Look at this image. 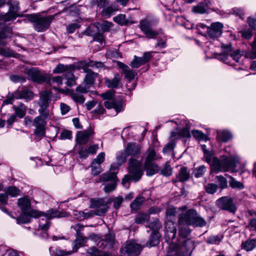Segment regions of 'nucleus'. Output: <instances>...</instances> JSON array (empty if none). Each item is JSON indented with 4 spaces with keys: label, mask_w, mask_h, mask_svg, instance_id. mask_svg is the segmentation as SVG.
I'll use <instances>...</instances> for the list:
<instances>
[{
    "label": "nucleus",
    "mask_w": 256,
    "mask_h": 256,
    "mask_svg": "<svg viewBox=\"0 0 256 256\" xmlns=\"http://www.w3.org/2000/svg\"><path fill=\"white\" fill-rule=\"evenodd\" d=\"M201 146L204 154V160L210 164L212 171L218 173L228 172L232 169V172H235L234 168L240 160L238 156L222 155L220 160L214 156L212 151L207 150L206 145L203 144Z\"/></svg>",
    "instance_id": "f257e3e1"
},
{
    "label": "nucleus",
    "mask_w": 256,
    "mask_h": 256,
    "mask_svg": "<svg viewBox=\"0 0 256 256\" xmlns=\"http://www.w3.org/2000/svg\"><path fill=\"white\" fill-rule=\"evenodd\" d=\"M251 46V51L244 52L240 50H233L230 44L222 45V52L216 54L215 57L220 61L231 66L234 64V62H238L244 55L246 58H256V40L252 44Z\"/></svg>",
    "instance_id": "f03ea898"
},
{
    "label": "nucleus",
    "mask_w": 256,
    "mask_h": 256,
    "mask_svg": "<svg viewBox=\"0 0 256 256\" xmlns=\"http://www.w3.org/2000/svg\"><path fill=\"white\" fill-rule=\"evenodd\" d=\"M39 216H44L39 222V227L44 230H46L50 227L49 220L54 218H60L63 216L60 212L51 210L46 213H44L38 210H30L26 212H22L20 217L16 218L17 223L18 224L28 223L30 221L31 218H36Z\"/></svg>",
    "instance_id": "7ed1b4c3"
},
{
    "label": "nucleus",
    "mask_w": 256,
    "mask_h": 256,
    "mask_svg": "<svg viewBox=\"0 0 256 256\" xmlns=\"http://www.w3.org/2000/svg\"><path fill=\"white\" fill-rule=\"evenodd\" d=\"M128 171L130 175H126L122 182L126 188H129L130 180L136 182L140 179L143 174L142 163L136 159L130 158L128 162Z\"/></svg>",
    "instance_id": "20e7f679"
},
{
    "label": "nucleus",
    "mask_w": 256,
    "mask_h": 256,
    "mask_svg": "<svg viewBox=\"0 0 256 256\" xmlns=\"http://www.w3.org/2000/svg\"><path fill=\"white\" fill-rule=\"evenodd\" d=\"M90 207L95 208V210L88 212L75 211L74 212L75 218L80 220H82L92 217L94 215L101 216L106 211V206L104 204V202L101 200H92Z\"/></svg>",
    "instance_id": "39448f33"
},
{
    "label": "nucleus",
    "mask_w": 256,
    "mask_h": 256,
    "mask_svg": "<svg viewBox=\"0 0 256 256\" xmlns=\"http://www.w3.org/2000/svg\"><path fill=\"white\" fill-rule=\"evenodd\" d=\"M179 223L180 224L200 227H203L206 224L205 220L193 209H190L185 213L180 214L179 218Z\"/></svg>",
    "instance_id": "423d86ee"
},
{
    "label": "nucleus",
    "mask_w": 256,
    "mask_h": 256,
    "mask_svg": "<svg viewBox=\"0 0 256 256\" xmlns=\"http://www.w3.org/2000/svg\"><path fill=\"white\" fill-rule=\"evenodd\" d=\"M223 24L220 22H213L210 26L200 23L198 25V29L200 33H206L212 38H216L221 36L222 32Z\"/></svg>",
    "instance_id": "0eeeda50"
},
{
    "label": "nucleus",
    "mask_w": 256,
    "mask_h": 256,
    "mask_svg": "<svg viewBox=\"0 0 256 256\" xmlns=\"http://www.w3.org/2000/svg\"><path fill=\"white\" fill-rule=\"evenodd\" d=\"M192 247V244L190 240L186 241L184 246L179 247L173 243H170L166 256H190Z\"/></svg>",
    "instance_id": "6e6552de"
},
{
    "label": "nucleus",
    "mask_w": 256,
    "mask_h": 256,
    "mask_svg": "<svg viewBox=\"0 0 256 256\" xmlns=\"http://www.w3.org/2000/svg\"><path fill=\"white\" fill-rule=\"evenodd\" d=\"M40 116L36 117L33 121V125L35 127L34 133L36 136L42 137L45 134L46 126V120L50 118V115L48 113V116L44 117L42 113H39Z\"/></svg>",
    "instance_id": "1a4fd4ad"
},
{
    "label": "nucleus",
    "mask_w": 256,
    "mask_h": 256,
    "mask_svg": "<svg viewBox=\"0 0 256 256\" xmlns=\"http://www.w3.org/2000/svg\"><path fill=\"white\" fill-rule=\"evenodd\" d=\"M32 18V20L34 22L36 30L38 32H43L48 28L50 23L54 18V16L42 17L34 15Z\"/></svg>",
    "instance_id": "9d476101"
},
{
    "label": "nucleus",
    "mask_w": 256,
    "mask_h": 256,
    "mask_svg": "<svg viewBox=\"0 0 256 256\" xmlns=\"http://www.w3.org/2000/svg\"><path fill=\"white\" fill-rule=\"evenodd\" d=\"M141 250V246L132 240L126 242V245L121 248L120 252L126 256H138Z\"/></svg>",
    "instance_id": "9b49d317"
},
{
    "label": "nucleus",
    "mask_w": 256,
    "mask_h": 256,
    "mask_svg": "<svg viewBox=\"0 0 256 256\" xmlns=\"http://www.w3.org/2000/svg\"><path fill=\"white\" fill-rule=\"evenodd\" d=\"M26 73L30 80L38 83L47 82L48 79V74L36 68L26 69Z\"/></svg>",
    "instance_id": "f8f14e48"
},
{
    "label": "nucleus",
    "mask_w": 256,
    "mask_h": 256,
    "mask_svg": "<svg viewBox=\"0 0 256 256\" xmlns=\"http://www.w3.org/2000/svg\"><path fill=\"white\" fill-rule=\"evenodd\" d=\"M52 96V92L48 91H44L41 93L38 104L40 108L38 110V112L42 113L46 118L48 116V112L47 108L48 106L49 102Z\"/></svg>",
    "instance_id": "ddd939ff"
},
{
    "label": "nucleus",
    "mask_w": 256,
    "mask_h": 256,
    "mask_svg": "<svg viewBox=\"0 0 256 256\" xmlns=\"http://www.w3.org/2000/svg\"><path fill=\"white\" fill-rule=\"evenodd\" d=\"M140 28L146 36L149 38H154L162 32V30H154L152 28V22L147 20H144L140 22Z\"/></svg>",
    "instance_id": "4468645a"
},
{
    "label": "nucleus",
    "mask_w": 256,
    "mask_h": 256,
    "mask_svg": "<svg viewBox=\"0 0 256 256\" xmlns=\"http://www.w3.org/2000/svg\"><path fill=\"white\" fill-rule=\"evenodd\" d=\"M100 180L103 182L110 180V182L108 183L104 187V190L106 193L110 192L116 189L118 178L114 172L106 173L102 175Z\"/></svg>",
    "instance_id": "2eb2a0df"
},
{
    "label": "nucleus",
    "mask_w": 256,
    "mask_h": 256,
    "mask_svg": "<svg viewBox=\"0 0 256 256\" xmlns=\"http://www.w3.org/2000/svg\"><path fill=\"white\" fill-rule=\"evenodd\" d=\"M216 204L221 209L228 210L231 212L234 213L236 210V206L230 198H221L216 201Z\"/></svg>",
    "instance_id": "dca6fc26"
},
{
    "label": "nucleus",
    "mask_w": 256,
    "mask_h": 256,
    "mask_svg": "<svg viewBox=\"0 0 256 256\" xmlns=\"http://www.w3.org/2000/svg\"><path fill=\"white\" fill-rule=\"evenodd\" d=\"M94 134V131L92 128L83 131H79L76 135V140L80 144H84L87 143L90 137Z\"/></svg>",
    "instance_id": "f3484780"
},
{
    "label": "nucleus",
    "mask_w": 256,
    "mask_h": 256,
    "mask_svg": "<svg viewBox=\"0 0 256 256\" xmlns=\"http://www.w3.org/2000/svg\"><path fill=\"white\" fill-rule=\"evenodd\" d=\"M125 152L127 156L136 157L140 153L141 146L136 143H128L125 148Z\"/></svg>",
    "instance_id": "a211bd4d"
},
{
    "label": "nucleus",
    "mask_w": 256,
    "mask_h": 256,
    "mask_svg": "<svg viewBox=\"0 0 256 256\" xmlns=\"http://www.w3.org/2000/svg\"><path fill=\"white\" fill-rule=\"evenodd\" d=\"M14 96L16 99L24 98L26 100H30L33 98L34 94L31 90L27 88H23L14 92Z\"/></svg>",
    "instance_id": "6ab92c4d"
},
{
    "label": "nucleus",
    "mask_w": 256,
    "mask_h": 256,
    "mask_svg": "<svg viewBox=\"0 0 256 256\" xmlns=\"http://www.w3.org/2000/svg\"><path fill=\"white\" fill-rule=\"evenodd\" d=\"M118 66L122 70V73L124 74L125 78L128 81L132 80L136 76V72L130 69L128 66L124 64L119 62Z\"/></svg>",
    "instance_id": "aec40b11"
},
{
    "label": "nucleus",
    "mask_w": 256,
    "mask_h": 256,
    "mask_svg": "<svg viewBox=\"0 0 256 256\" xmlns=\"http://www.w3.org/2000/svg\"><path fill=\"white\" fill-rule=\"evenodd\" d=\"M104 105L108 109L114 108L116 114L122 111L124 108L123 102L121 100L110 102L108 100L104 102Z\"/></svg>",
    "instance_id": "412c9836"
},
{
    "label": "nucleus",
    "mask_w": 256,
    "mask_h": 256,
    "mask_svg": "<svg viewBox=\"0 0 256 256\" xmlns=\"http://www.w3.org/2000/svg\"><path fill=\"white\" fill-rule=\"evenodd\" d=\"M121 76L118 74H116L112 80L108 78H104L106 85L109 88H116L118 87L121 80Z\"/></svg>",
    "instance_id": "4be33fe9"
},
{
    "label": "nucleus",
    "mask_w": 256,
    "mask_h": 256,
    "mask_svg": "<svg viewBox=\"0 0 256 256\" xmlns=\"http://www.w3.org/2000/svg\"><path fill=\"white\" fill-rule=\"evenodd\" d=\"M18 204L22 212L32 210L30 208V200L28 197L19 198L18 200Z\"/></svg>",
    "instance_id": "5701e85b"
},
{
    "label": "nucleus",
    "mask_w": 256,
    "mask_h": 256,
    "mask_svg": "<svg viewBox=\"0 0 256 256\" xmlns=\"http://www.w3.org/2000/svg\"><path fill=\"white\" fill-rule=\"evenodd\" d=\"M128 156H127L125 152V150L118 152L116 155V162L118 166L115 164H112L111 166L110 169L115 170L117 168L118 166H122L125 163Z\"/></svg>",
    "instance_id": "b1692460"
},
{
    "label": "nucleus",
    "mask_w": 256,
    "mask_h": 256,
    "mask_svg": "<svg viewBox=\"0 0 256 256\" xmlns=\"http://www.w3.org/2000/svg\"><path fill=\"white\" fill-rule=\"evenodd\" d=\"M232 135L228 130H219L217 131V138L219 141L227 142L232 139Z\"/></svg>",
    "instance_id": "393cba45"
},
{
    "label": "nucleus",
    "mask_w": 256,
    "mask_h": 256,
    "mask_svg": "<svg viewBox=\"0 0 256 256\" xmlns=\"http://www.w3.org/2000/svg\"><path fill=\"white\" fill-rule=\"evenodd\" d=\"M190 230L189 228H183L182 227L180 228V232H179V234H180V236L181 237V242H182V244H175L174 243V244H176V246H178V247L179 246H185V242L186 241V240H190L192 242V249H193V248H194V244L192 242L189 240V239H188V240H185L184 238H185L190 233ZM174 244V242H172Z\"/></svg>",
    "instance_id": "a878e982"
},
{
    "label": "nucleus",
    "mask_w": 256,
    "mask_h": 256,
    "mask_svg": "<svg viewBox=\"0 0 256 256\" xmlns=\"http://www.w3.org/2000/svg\"><path fill=\"white\" fill-rule=\"evenodd\" d=\"M144 168L146 170V175L152 176L157 173L159 170L158 166L155 163H144Z\"/></svg>",
    "instance_id": "bb28decb"
},
{
    "label": "nucleus",
    "mask_w": 256,
    "mask_h": 256,
    "mask_svg": "<svg viewBox=\"0 0 256 256\" xmlns=\"http://www.w3.org/2000/svg\"><path fill=\"white\" fill-rule=\"evenodd\" d=\"M210 8L204 2H200L192 7V12L196 14H204L208 12Z\"/></svg>",
    "instance_id": "cd10ccee"
},
{
    "label": "nucleus",
    "mask_w": 256,
    "mask_h": 256,
    "mask_svg": "<svg viewBox=\"0 0 256 256\" xmlns=\"http://www.w3.org/2000/svg\"><path fill=\"white\" fill-rule=\"evenodd\" d=\"M190 177V170L186 167L183 166L180 168L177 176L178 180L182 182L188 180Z\"/></svg>",
    "instance_id": "c85d7f7f"
},
{
    "label": "nucleus",
    "mask_w": 256,
    "mask_h": 256,
    "mask_svg": "<svg viewBox=\"0 0 256 256\" xmlns=\"http://www.w3.org/2000/svg\"><path fill=\"white\" fill-rule=\"evenodd\" d=\"M97 73L94 72L90 70L86 71V74L84 79V82L85 84H88V86H90L92 85H93L94 81L96 78L97 77Z\"/></svg>",
    "instance_id": "c756f323"
},
{
    "label": "nucleus",
    "mask_w": 256,
    "mask_h": 256,
    "mask_svg": "<svg viewBox=\"0 0 256 256\" xmlns=\"http://www.w3.org/2000/svg\"><path fill=\"white\" fill-rule=\"evenodd\" d=\"M160 157L156 154L155 151L152 149H148L146 152V160L144 163H153L152 161Z\"/></svg>",
    "instance_id": "7c9ffc66"
},
{
    "label": "nucleus",
    "mask_w": 256,
    "mask_h": 256,
    "mask_svg": "<svg viewBox=\"0 0 256 256\" xmlns=\"http://www.w3.org/2000/svg\"><path fill=\"white\" fill-rule=\"evenodd\" d=\"M13 108L15 110V115L18 118H22L26 114V108L24 104L20 103L18 106H14Z\"/></svg>",
    "instance_id": "2f4dec72"
},
{
    "label": "nucleus",
    "mask_w": 256,
    "mask_h": 256,
    "mask_svg": "<svg viewBox=\"0 0 256 256\" xmlns=\"http://www.w3.org/2000/svg\"><path fill=\"white\" fill-rule=\"evenodd\" d=\"M160 242V235L158 232H152L150 235V240L147 244L148 246H154L158 244Z\"/></svg>",
    "instance_id": "473e14b6"
},
{
    "label": "nucleus",
    "mask_w": 256,
    "mask_h": 256,
    "mask_svg": "<svg viewBox=\"0 0 256 256\" xmlns=\"http://www.w3.org/2000/svg\"><path fill=\"white\" fill-rule=\"evenodd\" d=\"M165 226L166 232L171 234L170 237L172 238H174L176 232V228L174 224L172 222H168L166 223Z\"/></svg>",
    "instance_id": "72a5a7b5"
},
{
    "label": "nucleus",
    "mask_w": 256,
    "mask_h": 256,
    "mask_svg": "<svg viewBox=\"0 0 256 256\" xmlns=\"http://www.w3.org/2000/svg\"><path fill=\"white\" fill-rule=\"evenodd\" d=\"M256 246V240H248L242 244V249L246 251L252 250Z\"/></svg>",
    "instance_id": "f704fd0d"
},
{
    "label": "nucleus",
    "mask_w": 256,
    "mask_h": 256,
    "mask_svg": "<svg viewBox=\"0 0 256 256\" xmlns=\"http://www.w3.org/2000/svg\"><path fill=\"white\" fill-rule=\"evenodd\" d=\"M114 22L116 23H118L121 25H126L130 24H132L134 22H130L126 18V16L124 14H119L116 16H115L113 18Z\"/></svg>",
    "instance_id": "c9c22d12"
},
{
    "label": "nucleus",
    "mask_w": 256,
    "mask_h": 256,
    "mask_svg": "<svg viewBox=\"0 0 256 256\" xmlns=\"http://www.w3.org/2000/svg\"><path fill=\"white\" fill-rule=\"evenodd\" d=\"M64 78L66 79V84L69 86H72L76 84V78L74 74L71 72H68L64 75Z\"/></svg>",
    "instance_id": "e433bc0d"
},
{
    "label": "nucleus",
    "mask_w": 256,
    "mask_h": 256,
    "mask_svg": "<svg viewBox=\"0 0 256 256\" xmlns=\"http://www.w3.org/2000/svg\"><path fill=\"white\" fill-rule=\"evenodd\" d=\"M226 176H228V174H226ZM228 177L230 179V181L229 182L230 185L232 188L238 190H242L244 188V185L242 183L237 181L236 179L231 176H228Z\"/></svg>",
    "instance_id": "4c0bfd02"
},
{
    "label": "nucleus",
    "mask_w": 256,
    "mask_h": 256,
    "mask_svg": "<svg viewBox=\"0 0 256 256\" xmlns=\"http://www.w3.org/2000/svg\"><path fill=\"white\" fill-rule=\"evenodd\" d=\"M5 191L8 194V196L16 197L20 194V190L16 186H9Z\"/></svg>",
    "instance_id": "58836bf2"
},
{
    "label": "nucleus",
    "mask_w": 256,
    "mask_h": 256,
    "mask_svg": "<svg viewBox=\"0 0 256 256\" xmlns=\"http://www.w3.org/2000/svg\"><path fill=\"white\" fill-rule=\"evenodd\" d=\"M144 201V198L143 197H138L136 198L130 204V208L132 210H137L140 209Z\"/></svg>",
    "instance_id": "ea45409f"
},
{
    "label": "nucleus",
    "mask_w": 256,
    "mask_h": 256,
    "mask_svg": "<svg viewBox=\"0 0 256 256\" xmlns=\"http://www.w3.org/2000/svg\"><path fill=\"white\" fill-rule=\"evenodd\" d=\"M118 8L115 6H108L102 10V16L106 18H109L112 14H114V13L118 10Z\"/></svg>",
    "instance_id": "a19ab883"
},
{
    "label": "nucleus",
    "mask_w": 256,
    "mask_h": 256,
    "mask_svg": "<svg viewBox=\"0 0 256 256\" xmlns=\"http://www.w3.org/2000/svg\"><path fill=\"white\" fill-rule=\"evenodd\" d=\"M145 64L141 57L134 56V60L130 62V66L132 68H138Z\"/></svg>",
    "instance_id": "79ce46f5"
},
{
    "label": "nucleus",
    "mask_w": 256,
    "mask_h": 256,
    "mask_svg": "<svg viewBox=\"0 0 256 256\" xmlns=\"http://www.w3.org/2000/svg\"><path fill=\"white\" fill-rule=\"evenodd\" d=\"M64 76H56L55 77H53L52 78H50V76H48V80L47 82H46L49 83L50 85H52L53 84H56L58 86H60L62 84V79L64 78Z\"/></svg>",
    "instance_id": "37998d69"
},
{
    "label": "nucleus",
    "mask_w": 256,
    "mask_h": 256,
    "mask_svg": "<svg viewBox=\"0 0 256 256\" xmlns=\"http://www.w3.org/2000/svg\"><path fill=\"white\" fill-rule=\"evenodd\" d=\"M206 171V167L204 165L200 166L195 169L194 172V176L197 178L202 177L204 175Z\"/></svg>",
    "instance_id": "c03bdc74"
},
{
    "label": "nucleus",
    "mask_w": 256,
    "mask_h": 256,
    "mask_svg": "<svg viewBox=\"0 0 256 256\" xmlns=\"http://www.w3.org/2000/svg\"><path fill=\"white\" fill-rule=\"evenodd\" d=\"M149 220V216L146 214H138L135 219V222L137 224H142Z\"/></svg>",
    "instance_id": "a18cd8bd"
},
{
    "label": "nucleus",
    "mask_w": 256,
    "mask_h": 256,
    "mask_svg": "<svg viewBox=\"0 0 256 256\" xmlns=\"http://www.w3.org/2000/svg\"><path fill=\"white\" fill-rule=\"evenodd\" d=\"M216 182L219 185L220 187L222 188H227V180L226 179L222 176H216Z\"/></svg>",
    "instance_id": "49530a36"
},
{
    "label": "nucleus",
    "mask_w": 256,
    "mask_h": 256,
    "mask_svg": "<svg viewBox=\"0 0 256 256\" xmlns=\"http://www.w3.org/2000/svg\"><path fill=\"white\" fill-rule=\"evenodd\" d=\"M69 69V66L67 65L63 64H58L53 70L54 74H60L68 70Z\"/></svg>",
    "instance_id": "de8ad7c7"
},
{
    "label": "nucleus",
    "mask_w": 256,
    "mask_h": 256,
    "mask_svg": "<svg viewBox=\"0 0 256 256\" xmlns=\"http://www.w3.org/2000/svg\"><path fill=\"white\" fill-rule=\"evenodd\" d=\"M172 166L169 164L166 163L164 165L162 170H161L160 173L162 174L164 176H170V175H172Z\"/></svg>",
    "instance_id": "09e8293b"
},
{
    "label": "nucleus",
    "mask_w": 256,
    "mask_h": 256,
    "mask_svg": "<svg viewBox=\"0 0 256 256\" xmlns=\"http://www.w3.org/2000/svg\"><path fill=\"white\" fill-rule=\"evenodd\" d=\"M92 174L94 176L98 175L102 172V166L92 162L91 164Z\"/></svg>",
    "instance_id": "8fccbe9b"
},
{
    "label": "nucleus",
    "mask_w": 256,
    "mask_h": 256,
    "mask_svg": "<svg viewBox=\"0 0 256 256\" xmlns=\"http://www.w3.org/2000/svg\"><path fill=\"white\" fill-rule=\"evenodd\" d=\"M86 242V238H78L76 240L73 242L74 250L76 251L78 248L82 246L83 244Z\"/></svg>",
    "instance_id": "3c124183"
},
{
    "label": "nucleus",
    "mask_w": 256,
    "mask_h": 256,
    "mask_svg": "<svg viewBox=\"0 0 256 256\" xmlns=\"http://www.w3.org/2000/svg\"><path fill=\"white\" fill-rule=\"evenodd\" d=\"M193 136L198 140H202L205 138L204 134L199 130H193L192 131Z\"/></svg>",
    "instance_id": "603ef678"
},
{
    "label": "nucleus",
    "mask_w": 256,
    "mask_h": 256,
    "mask_svg": "<svg viewBox=\"0 0 256 256\" xmlns=\"http://www.w3.org/2000/svg\"><path fill=\"white\" fill-rule=\"evenodd\" d=\"M247 22L251 28L256 30V16H248L247 18Z\"/></svg>",
    "instance_id": "864d4df0"
},
{
    "label": "nucleus",
    "mask_w": 256,
    "mask_h": 256,
    "mask_svg": "<svg viewBox=\"0 0 256 256\" xmlns=\"http://www.w3.org/2000/svg\"><path fill=\"white\" fill-rule=\"evenodd\" d=\"M161 226V224L157 219H155L152 222H151L148 227L152 230V232H157L156 231Z\"/></svg>",
    "instance_id": "5fc2aeb1"
},
{
    "label": "nucleus",
    "mask_w": 256,
    "mask_h": 256,
    "mask_svg": "<svg viewBox=\"0 0 256 256\" xmlns=\"http://www.w3.org/2000/svg\"><path fill=\"white\" fill-rule=\"evenodd\" d=\"M218 186L216 184H208L205 186V188L206 192L208 193L213 194H214L217 190Z\"/></svg>",
    "instance_id": "6e6d98bb"
},
{
    "label": "nucleus",
    "mask_w": 256,
    "mask_h": 256,
    "mask_svg": "<svg viewBox=\"0 0 256 256\" xmlns=\"http://www.w3.org/2000/svg\"><path fill=\"white\" fill-rule=\"evenodd\" d=\"M90 86L83 82L82 84L78 86L76 88V91L82 94H85L88 92Z\"/></svg>",
    "instance_id": "4d7b16f0"
},
{
    "label": "nucleus",
    "mask_w": 256,
    "mask_h": 256,
    "mask_svg": "<svg viewBox=\"0 0 256 256\" xmlns=\"http://www.w3.org/2000/svg\"><path fill=\"white\" fill-rule=\"evenodd\" d=\"M104 152H102L97 156L96 158L93 160L92 162H94V164H97L100 165L104 162Z\"/></svg>",
    "instance_id": "13d9d810"
},
{
    "label": "nucleus",
    "mask_w": 256,
    "mask_h": 256,
    "mask_svg": "<svg viewBox=\"0 0 256 256\" xmlns=\"http://www.w3.org/2000/svg\"><path fill=\"white\" fill-rule=\"evenodd\" d=\"M88 66L92 67L93 68H102L104 67V64L100 62H93L90 61L88 63Z\"/></svg>",
    "instance_id": "bf43d9fd"
},
{
    "label": "nucleus",
    "mask_w": 256,
    "mask_h": 256,
    "mask_svg": "<svg viewBox=\"0 0 256 256\" xmlns=\"http://www.w3.org/2000/svg\"><path fill=\"white\" fill-rule=\"evenodd\" d=\"M90 251V254L92 256H110L108 254L100 252L95 248L92 249Z\"/></svg>",
    "instance_id": "052dcab7"
},
{
    "label": "nucleus",
    "mask_w": 256,
    "mask_h": 256,
    "mask_svg": "<svg viewBox=\"0 0 256 256\" xmlns=\"http://www.w3.org/2000/svg\"><path fill=\"white\" fill-rule=\"evenodd\" d=\"M72 138V133L70 130H64L60 135V138L62 140L71 139Z\"/></svg>",
    "instance_id": "680f3d73"
},
{
    "label": "nucleus",
    "mask_w": 256,
    "mask_h": 256,
    "mask_svg": "<svg viewBox=\"0 0 256 256\" xmlns=\"http://www.w3.org/2000/svg\"><path fill=\"white\" fill-rule=\"evenodd\" d=\"M241 33L242 36L248 40L251 38L252 36V32L250 29L243 30Z\"/></svg>",
    "instance_id": "e2e57ef3"
},
{
    "label": "nucleus",
    "mask_w": 256,
    "mask_h": 256,
    "mask_svg": "<svg viewBox=\"0 0 256 256\" xmlns=\"http://www.w3.org/2000/svg\"><path fill=\"white\" fill-rule=\"evenodd\" d=\"M72 98L74 101L79 103H83L84 101V96L82 94L77 93L73 94H72Z\"/></svg>",
    "instance_id": "0e129e2a"
},
{
    "label": "nucleus",
    "mask_w": 256,
    "mask_h": 256,
    "mask_svg": "<svg viewBox=\"0 0 256 256\" xmlns=\"http://www.w3.org/2000/svg\"><path fill=\"white\" fill-rule=\"evenodd\" d=\"M178 136H180V138H190V134L188 128H184L180 130H179Z\"/></svg>",
    "instance_id": "69168bd1"
},
{
    "label": "nucleus",
    "mask_w": 256,
    "mask_h": 256,
    "mask_svg": "<svg viewBox=\"0 0 256 256\" xmlns=\"http://www.w3.org/2000/svg\"><path fill=\"white\" fill-rule=\"evenodd\" d=\"M100 96L104 100H110L113 98L114 92L112 90H108L106 92L100 94Z\"/></svg>",
    "instance_id": "338daca9"
},
{
    "label": "nucleus",
    "mask_w": 256,
    "mask_h": 256,
    "mask_svg": "<svg viewBox=\"0 0 256 256\" xmlns=\"http://www.w3.org/2000/svg\"><path fill=\"white\" fill-rule=\"evenodd\" d=\"M114 206L115 208H118L122 202H123V198L122 196H118L114 200Z\"/></svg>",
    "instance_id": "774afa93"
}]
</instances>
